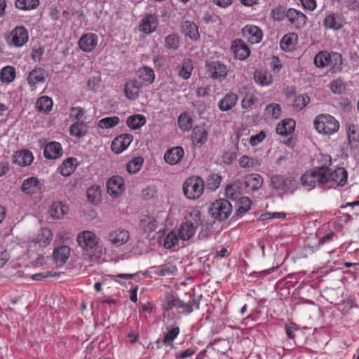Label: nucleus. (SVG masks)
Segmentation results:
<instances>
[{
    "mask_svg": "<svg viewBox=\"0 0 359 359\" xmlns=\"http://www.w3.org/2000/svg\"><path fill=\"white\" fill-rule=\"evenodd\" d=\"M206 69L211 79L222 81L226 77L229 68L222 62L214 60L207 62Z\"/></svg>",
    "mask_w": 359,
    "mask_h": 359,
    "instance_id": "9d476101",
    "label": "nucleus"
},
{
    "mask_svg": "<svg viewBox=\"0 0 359 359\" xmlns=\"http://www.w3.org/2000/svg\"><path fill=\"white\" fill-rule=\"evenodd\" d=\"M15 77V68L11 66L4 67L0 72V79L3 83H11Z\"/></svg>",
    "mask_w": 359,
    "mask_h": 359,
    "instance_id": "3c124183",
    "label": "nucleus"
},
{
    "mask_svg": "<svg viewBox=\"0 0 359 359\" xmlns=\"http://www.w3.org/2000/svg\"><path fill=\"white\" fill-rule=\"evenodd\" d=\"M79 48L84 52H91L97 46V36L93 33L83 34L79 41Z\"/></svg>",
    "mask_w": 359,
    "mask_h": 359,
    "instance_id": "a211bd4d",
    "label": "nucleus"
},
{
    "mask_svg": "<svg viewBox=\"0 0 359 359\" xmlns=\"http://www.w3.org/2000/svg\"><path fill=\"white\" fill-rule=\"evenodd\" d=\"M53 238V233L50 229L43 228L34 238V241L40 245H47Z\"/></svg>",
    "mask_w": 359,
    "mask_h": 359,
    "instance_id": "79ce46f5",
    "label": "nucleus"
},
{
    "mask_svg": "<svg viewBox=\"0 0 359 359\" xmlns=\"http://www.w3.org/2000/svg\"><path fill=\"white\" fill-rule=\"evenodd\" d=\"M239 188L240 186L238 183L227 185L225 190L226 196L232 200L237 199L239 194Z\"/></svg>",
    "mask_w": 359,
    "mask_h": 359,
    "instance_id": "774afa93",
    "label": "nucleus"
},
{
    "mask_svg": "<svg viewBox=\"0 0 359 359\" xmlns=\"http://www.w3.org/2000/svg\"><path fill=\"white\" fill-rule=\"evenodd\" d=\"M263 182V178L260 175L252 173L245 177L244 182L247 188L255 191L261 188Z\"/></svg>",
    "mask_w": 359,
    "mask_h": 359,
    "instance_id": "7c9ffc66",
    "label": "nucleus"
},
{
    "mask_svg": "<svg viewBox=\"0 0 359 359\" xmlns=\"http://www.w3.org/2000/svg\"><path fill=\"white\" fill-rule=\"evenodd\" d=\"M120 120L118 116H109L100 119L97 126L102 129H108L118 125Z\"/></svg>",
    "mask_w": 359,
    "mask_h": 359,
    "instance_id": "4d7b16f0",
    "label": "nucleus"
},
{
    "mask_svg": "<svg viewBox=\"0 0 359 359\" xmlns=\"http://www.w3.org/2000/svg\"><path fill=\"white\" fill-rule=\"evenodd\" d=\"M297 41L298 36L296 33L287 34L280 40V47L284 50H293Z\"/></svg>",
    "mask_w": 359,
    "mask_h": 359,
    "instance_id": "72a5a7b5",
    "label": "nucleus"
},
{
    "mask_svg": "<svg viewBox=\"0 0 359 359\" xmlns=\"http://www.w3.org/2000/svg\"><path fill=\"white\" fill-rule=\"evenodd\" d=\"M69 133L72 136L83 137L88 133V126L83 121H76L70 126Z\"/></svg>",
    "mask_w": 359,
    "mask_h": 359,
    "instance_id": "f704fd0d",
    "label": "nucleus"
},
{
    "mask_svg": "<svg viewBox=\"0 0 359 359\" xmlns=\"http://www.w3.org/2000/svg\"><path fill=\"white\" fill-rule=\"evenodd\" d=\"M69 208L60 201L53 202L50 206L48 214L54 219H60L68 212Z\"/></svg>",
    "mask_w": 359,
    "mask_h": 359,
    "instance_id": "a878e982",
    "label": "nucleus"
},
{
    "mask_svg": "<svg viewBox=\"0 0 359 359\" xmlns=\"http://www.w3.org/2000/svg\"><path fill=\"white\" fill-rule=\"evenodd\" d=\"M21 190L26 194H34L40 191L41 184L38 178L32 177L26 179L21 186Z\"/></svg>",
    "mask_w": 359,
    "mask_h": 359,
    "instance_id": "5701e85b",
    "label": "nucleus"
},
{
    "mask_svg": "<svg viewBox=\"0 0 359 359\" xmlns=\"http://www.w3.org/2000/svg\"><path fill=\"white\" fill-rule=\"evenodd\" d=\"M130 238L129 232L123 229L118 228L110 231L107 241L114 246L119 247L126 244Z\"/></svg>",
    "mask_w": 359,
    "mask_h": 359,
    "instance_id": "ddd939ff",
    "label": "nucleus"
},
{
    "mask_svg": "<svg viewBox=\"0 0 359 359\" xmlns=\"http://www.w3.org/2000/svg\"><path fill=\"white\" fill-rule=\"evenodd\" d=\"M270 187L280 196L288 195L298 189L299 182L292 175L273 174L270 177Z\"/></svg>",
    "mask_w": 359,
    "mask_h": 359,
    "instance_id": "f257e3e1",
    "label": "nucleus"
},
{
    "mask_svg": "<svg viewBox=\"0 0 359 359\" xmlns=\"http://www.w3.org/2000/svg\"><path fill=\"white\" fill-rule=\"evenodd\" d=\"M193 70L192 62L190 59H186L184 60L182 67L180 68L178 75L180 77L184 79H188Z\"/></svg>",
    "mask_w": 359,
    "mask_h": 359,
    "instance_id": "5fc2aeb1",
    "label": "nucleus"
},
{
    "mask_svg": "<svg viewBox=\"0 0 359 359\" xmlns=\"http://www.w3.org/2000/svg\"><path fill=\"white\" fill-rule=\"evenodd\" d=\"M71 254V249L67 245H62L53 252V258L57 266H62L69 259Z\"/></svg>",
    "mask_w": 359,
    "mask_h": 359,
    "instance_id": "bb28decb",
    "label": "nucleus"
},
{
    "mask_svg": "<svg viewBox=\"0 0 359 359\" xmlns=\"http://www.w3.org/2000/svg\"><path fill=\"white\" fill-rule=\"evenodd\" d=\"M177 122L180 128L183 131H189L192 128L193 119L187 112L180 115Z\"/></svg>",
    "mask_w": 359,
    "mask_h": 359,
    "instance_id": "a18cd8bd",
    "label": "nucleus"
},
{
    "mask_svg": "<svg viewBox=\"0 0 359 359\" xmlns=\"http://www.w3.org/2000/svg\"><path fill=\"white\" fill-rule=\"evenodd\" d=\"M254 79L255 83L261 86H269L273 82L271 74L265 69L256 70L254 72Z\"/></svg>",
    "mask_w": 359,
    "mask_h": 359,
    "instance_id": "2f4dec72",
    "label": "nucleus"
},
{
    "mask_svg": "<svg viewBox=\"0 0 359 359\" xmlns=\"http://www.w3.org/2000/svg\"><path fill=\"white\" fill-rule=\"evenodd\" d=\"M295 126L296 123L293 119H283L278 124L276 132L282 136H287L294 130Z\"/></svg>",
    "mask_w": 359,
    "mask_h": 359,
    "instance_id": "c756f323",
    "label": "nucleus"
},
{
    "mask_svg": "<svg viewBox=\"0 0 359 359\" xmlns=\"http://www.w3.org/2000/svg\"><path fill=\"white\" fill-rule=\"evenodd\" d=\"M205 182L202 177L192 176L186 180L183 184V192L190 200L199 198L204 191Z\"/></svg>",
    "mask_w": 359,
    "mask_h": 359,
    "instance_id": "0eeeda50",
    "label": "nucleus"
},
{
    "mask_svg": "<svg viewBox=\"0 0 359 359\" xmlns=\"http://www.w3.org/2000/svg\"><path fill=\"white\" fill-rule=\"evenodd\" d=\"M44 156L48 159H56L62 155L63 150L60 143L50 142L45 146Z\"/></svg>",
    "mask_w": 359,
    "mask_h": 359,
    "instance_id": "4be33fe9",
    "label": "nucleus"
},
{
    "mask_svg": "<svg viewBox=\"0 0 359 359\" xmlns=\"http://www.w3.org/2000/svg\"><path fill=\"white\" fill-rule=\"evenodd\" d=\"M48 76L47 72L41 67H36L28 74L27 80L32 90H35L36 85L43 83Z\"/></svg>",
    "mask_w": 359,
    "mask_h": 359,
    "instance_id": "4468645a",
    "label": "nucleus"
},
{
    "mask_svg": "<svg viewBox=\"0 0 359 359\" xmlns=\"http://www.w3.org/2000/svg\"><path fill=\"white\" fill-rule=\"evenodd\" d=\"M141 87L142 86L137 80L128 81L124 88L126 97L130 100H135L140 95Z\"/></svg>",
    "mask_w": 359,
    "mask_h": 359,
    "instance_id": "412c9836",
    "label": "nucleus"
},
{
    "mask_svg": "<svg viewBox=\"0 0 359 359\" xmlns=\"http://www.w3.org/2000/svg\"><path fill=\"white\" fill-rule=\"evenodd\" d=\"M237 203L238 209L236 215L237 216H243L250 209L252 202L248 197H241L238 198Z\"/></svg>",
    "mask_w": 359,
    "mask_h": 359,
    "instance_id": "09e8293b",
    "label": "nucleus"
},
{
    "mask_svg": "<svg viewBox=\"0 0 359 359\" xmlns=\"http://www.w3.org/2000/svg\"><path fill=\"white\" fill-rule=\"evenodd\" d=\"M186 224H191V226L197 230V229L203 224V219L201 218V212L196 209H191L189 210L184 217Z\"/></svg>",
    "mask_w": 359,
    "mask_h": 359,
    "instance_id": "cd10ccee",
    "label": "nucleus"
},
{
    "mask_svg": "<svg viewBox=\"0 0 359 359\" xmlns=\"http://www.w3.org/2000/svg\"><path fill=\"white\" fill-rule=\"evenodd\" d=\"M137 77L145 84H151L155 79L154 70L147 66L140 68L137 72Z\"/></svg>",
    "mask_w": 359,
    "mask_h": 359,
    "instance_id": "473e14b6",
    "label": "nucleus"
},
{
    "mask_svg": "<svg viewBox=\"0 0 359 359\" xmlns=\"http://www.w3.org/2000/svg\"><path fill=\"white\" fill-rule=\"evenodd\" d=\"M158 25V19L156 15L147 14L141 20L140 25V31L149 34L156 31Z\"/></svg>",
    "mask_w": 359,
    "mask_h": 359,
    "instance_id": "dca6fc26",
    "label": "nucleus"
},
{
    "mask_svg": "<svg viewBox=\"0 0 359 359\" xmlns=\"http://www.w3.org/2000/svg\"><path fill=\"white\" fill-rule=\"evenodd\" d=\"M231 49L235 57L240 60H245L250 53V48L242 39L234 40L231 44Z\"/></svg>",
    "mask_w": 359,
    "mask_h": 359,
    "instance_id": "f3484780",
    "label": "nucleus"
},
{
    "mask_svg": "<svg viewBox=\"0 0 359 359\" xmlns=\"http://www.w3.org/2000/svg\"><path fill=\"white\" fill-rule=\"evenodd\" d=\"M107 189L108 194L114 197L117 198L125 190V181L123 177L114 175L107 182Z\"/></svg>",
    "mask_w": 359,
    "mask_h": 359,
    "instance_id": "f8f14e48",
    "label": "nucleus"
},
{
    "mask_svg": "<svg viewBox=\"0 0 359 359\" xmlns=\"http://www.w3.org/2000/svg\"><path fill=\"white\" fill-rule=\"evenodd\" d=\"M310 102V97L306 95H297L293 101V108L296 111L302 110Z\"/></svg>",
    "mask_w": 359,
    "mask_h": 359,
    "instance_id": "6e6d98bb",
    "label": "nucleus"
},
{
    "mask_svg": "<svg viewBox=\"0 0 359 359\" xmlns=\"http://www.w3.org/2000/svg\"><path fill=\"white\" fill-rule=\"evenodd\" d=\"M182 29L185 36L192 40H196L200 36L198 26L194 22H184Z\"/></svg>",
    "mask_w": 359,
    "mask_h": 359,
    "instance_id": "e433bc0d",
    "label": "nucleus"
},
{
    "mask_svg": "<svg viewBox=\"0 0 359 359\" xmlns=\"http://www.w3.org/2000/svg\"><path fill=\"white\" fill-rule=\"evenodd\" d=\"M77 160L75 158H68L65 160L60 167V173L65 177L69 176L76 168Z\"/></svg>",
    "mask_w": 359,
    "mask_h": 359,
    "instance_id": "4c0bfd02",
    "label": "nucleus"
},
{
    "mask_svg": "<svg viewBox=\"0 0 359 359\" xmlns=\"http://www.w3.org/2000/svg\"><path fill=\"white\" fill-rule=\"evenodd\" d=\"M330 88L333 93L340 95L346 90V83L343 79H337L331 82Z\"/></svg>",
    "mask_w": 359,
    "mask_h": 359,
    "instance_id": "69168bd1",
    "label": "nucleus"
},
{
    "mask_svg": "<svg viewBox=\"0 0 359 359\" xmlns=\"http://www.w3.org/2000/svg\"><path fill=\"white\" fill-rule=\"evenodd\" d=\"M287 20L294 29H300L306 25L308 18L302 11L290 8L287 9Z\"/></svg>",
    "mask_w": 359,
    "mask_h": 359,
    "instance_id": "9b49d317",
    "label": "nucleus"
},
{
    "mask_svg": "<svg viewBox=\"0 0 359 359\" xmlns=\"http://www.w3.org/2000/svg\"><path fill=\"white\" fill-rule=\"evenodd\" d=\"M154 273L159 276H165L175 273L177 269L175 266L163 264L153 266Z\"/></svg>",
    "mask_w": 359,
    "mask_h": 359,
    "instance_id": "8fccbe9b",
    "label": "nucleus"
},
{
    "mask_svg": "<svg viewBox=\"0 0 359 359\" xmlns=\"http://www.w3.org/2000/svg\"><path fill=\"white\" fill-rule=\"evenodd\" d=\"M177 231H172L166 236L164 239L163 245L166 249H170L176 245H178L180 240Z\"/></svg>",
    "mask_w": 359,
    "mask_h": 359,
    "instance_id": "13d9d810",
    "label": "nucleus"
},
{
    "mask_svg": "<svg viewBox=\"0 0 359 359\" xmlns=\"http://www.w3.org/2000/svg\"><path fill=\"white\" fill-rule=\"evenodd\" d=\"M184 154V149L181 147H175L165 153L164 159L166 163L175 165L182 160Z\"/></svg>",
    "mask_w": 359,
    "mask_h": 359,
    "instance_id": "b1692460",
    "label": "nucleus"
},
{
    "mask_svg": "<svg viewBox=\"0 0 359 359\" xmlns=\"http://www.w3.org/2000/svg\"><path fill=\"white\" fill-rule=\"evenodd\" d=\"M324 177L325 171L323 165L316 167L302 175L301 183L302 186L307 187L309 189H312L316 186L325 189Z\"/></svg>",
    "mask_w": 359,
    "mask_h": 359,
    "instance_id": "423d86ee",
    "label": "nucleus"
},
{
    "mask_svg": "<svg viewBox=\"0 0 359 359\" xmlns=\"http://www.w3.org/2000/svg\"><path fill=\"white\" fill-rule=\"evenodd\" d=\"M323 24L327 29H330L339 30L342 28L339 17L334 13L326 15Z\"/></svg>",
    "mask_w": 359,
    "mask_h": 359,
    "instance_id": "58836bf2",
    "label": "nucleus"
},
{
    "mask_svg": "<svg viewBox=\"0 0 359 359\" xmlns=\"http://www.w3.org/2000/svg\"><path fill=\"white\" fill-rule=\"evenodd\" d=\"M28 39L27 29L24 26H17L7 36L6 42L11 47L20 48L27 43Z\"/></svg>",
    "mask_w": 359,
    "mask_h": 359,
    "instance_id": "1a4fd4ad",
    "label": "nucleus"
},
{
    "mask_svg": "<svg viewBox=\"0 0 359 359\" xmlns=\"http://www.w3.org/2000/svg\"><path fill=\"white\" fill-rule=\"evenodd\" d=\"M101 196V189L99 186H91L87 189V198L89 202L97 203Z\"/></svg>",
    "mask_w": 359,
    "mask_h": 359,
    "instance_id": "bf43d9fd",
    "label": "nucleus"
},
{
    "mask_svg": "<svg viewBox=\"0 0 359 359\" xmlns=\"http://www.w3.org/2000/svg\"><path fill=\"white\" fill-rule=\"evenodd\" d=\"M164 45L168 50H176L180 45V39L178 34H171L164 39Z\"/></svg>",
    "mask_w": 359,
    "mask_h": 359,
    "instance_id": "c03bdc74",
    "label": "nucleus"
},
{
    "mask_svg": "<svg viewBox=\"0 0 359 359\" xmlns=\"http://www.w3.org/2000/svg\"><path fill=\"white\" fill-rule=\"evenodd\" d=\"M180 304V299L174 295H168L165 297V301L163 304V309L164 311H168L173 308L178 309Z\"/></svg>",
    "mask_w": 359,
    "mask_h": 359,
    "instance_id": "680f3d73",
    "label": "nucleus"
},
{
    "mask_svg": "<svg viewBox=\"0 0 359 359\" xmlns=\"http://www.w3.org/2000/svg\"><path fill=\"white\" fill-rule=\"evenodd\" d=\"M313 125L319 133L332 135L337 133L339 128V121L330 114L318 115L313 121Z\"/></svg>",
    "mask_w": 359,
    "mask_h": 359,
    "instance_id": "39448f33",
    "label": "nucleus"
},
{
    "mask_svg": "<svg viewBox=\"0 0 359 359\" xmlns=\"http://www.w3.org/2000/svg\"><path fill=\"white\" fill-rule=\"evenodd\" d=\"M209 212L215 219L224 221L226 219L232 212V205L230 202L226 199L217 200L211 205Z\"/></svg>",
    "mask_w": 359,
    "mask_h": 359,
    "instance_id": "6e6552de",
    "label": "nucleus"
},
{
    "mask_svg": "<svg viewBox=\"0 0 359 359\" xmlns=\"http://www.w3.org/2000/svg\"><path fill=\"white\" fill-rule=\"evenodd\" d=\"M141 225L145 231L151 232L156 229L158 223L154 218L148 217L141 220Z\"/></svg>",
    "mask_w": 359,
    "mask_h": 359,
    "instance_id": "e2e57ef3",
    "label": "nucleus"
},
{
    "mask_svg": "<svg viewBox=\"0 0 359 359\" xmlns=\"http://www.w3.org/2000/svg\"><path fill=\"white\" fill-rule=\"evenodd\" d=\"M237 100L236 93H228L218 102V107L222 111H229L236 106Z\"/></svg>",
    "mask_w": 359,
    "mask_h": 359,
    "instance_id": "393cba45",
    "label": "nucleus"
},
{
    "mask_svg": "<svg viewBox=\"0 0 359 359\" xmlns=\"http://www.w3.org/2000/svg\"><path fill=\"white\" fill-rule=\"evenodd\" d=\"M99 241V238L91 231H83L77 236L79 245L90 257L96 258L100 257L101 255Z\"/></svg>",
    "mask_w": 359,
    "mask_h": 359,
    "instance_id": "7ed1b4c3",
    "label": "nucleus"
},
{
    "mask_svg": "<svg viewBox=\"0 0 359 359\" xmlns=\"http://www.w3.org/2000/svg\"><path fill=\"white\" fill-rule=\"evenodd\" d=\"M281 107L279 104L272 103L266 107L265 115L269 118L278 119L280 116Z\"/></svg>",
    "mask_w": 359,
    "mask_h": 359,
    "instance_id": "603ef678",
    "label": "nucleus"
},
{
    "mask_svg": "<svg viewBox=\"0 0 359 359\" xmlns=\"http://www.w3.org/2000/svg\"><path fill=\"white\" fill-rule=\"evenodd\" d=\"M243 35L252 43H258L262 40L263 34L257 26L248 25L243 29Z\"/></svg>",
    "mask_w": 359,
    "mask_h": 359,
    "instance_id": "6ab92c4d",
    "label": "nucleus"
},
{
    "mask_svg": "<svg viewBox=\"0 0 359 359\" xmlns=\"http://www.w3.org/2000/svg\"><path fill=\"white\" fill-rule=\"evenodd\" d=\"M347 136L351 148H356L359 145V127L350 124L347 128Z\"/></svg>",
    "mask_w": 359,
    "mask_h": 359,
    "instance_id": "c9c22d12",
    "label": "nucleus"
},
{
    "mask_svg": "<svg viewBox=\"0 0 359 359\" xmlns=\"http://www.w3.org/2000/svg\"><path fill=\"white\" fill-rule=\"evenodd\" d=\"M191 140L194 144L199 147L206 142L208 140V131L204 126H198L194 128Z\"/></svg>",
    "mask_w": 359,
    "mask_h": 359,
    "instance_id": "c85d7f7f",
    "label": "nucleus"
},
{
    "mask_svg": "<svg viewBox=\"0 0 359 359\" xmlns=\"http://www.w3.org/2000/svg\"><path fill=\"white\" fill-rule=\"evenodd\" d=\"M271 17L276 21H282L287 18V9L279 6L273 8L271 11Z\"/></svg>",
    "mask_w": 359,
    "mask_h": 359,
    "instance_id": "052dcab7",
    "label": "nucleus"
},
{
    "mask_svg": "<svg viewBox=\"0 0 359 359\" xmlns=\"http://www.w3.org/2000/svg\"><path fill=\"white\" fill-rule=\"evenodd\" d=\"M167 333L162 339V343L165 346H172L173 341L177 338L180 333V327L178 326L167 327Z\"/></svg>",
    "mask_w": 359,
    "mask_h": 359,
    "instance_id": "de8ad7c7",
    "label": "nucleus"
},
{
    "mask_svg": "<svg viewBox=\"0 0 359 359\" xmlns=\"http://www.w3.org/2000/svg\"><path fill=\"white\" fill-rule=\"evenodd\" d=\"M144 159L142 157L138 156L133 158L127 163V171L130 174H135L140 170Z\"/></svg>",
    "mask_w": 359,
    "mask_h": 359,
    "instance_id": "864d4df0",
    "label": "nucleus"
},
{
    "mask_svg": "<svg viewBox=\"0 0 359 359\" xmlns=\"http://www.w3.org/2000/svg\"><path fill=\"white\" fill-rule=\"evenodd\" d=\"M53 108V100L48 96L39 97L36 102V109L38 111L48 114Z\"/></svg>",
    "mask_w": 359,
    "mask_h": 359,
    "instance_id": "ea45409f",
    "label": "nucleus"
},
{
    "mask_svg": "<svg viewBox=\"0 0 359 359\" xmlns=\"http://www.w3.org/2000/svg\"><path fill=\"white\" fill-rule=\"evenodd\" d=\"M314 64L318 68L330 67L332 73L342 70L341 55L337 52L321 50L314 57Z\"/></svg>",
    "mask_w": 359,
    "mask_h": 359,
    "instance_id": "f03ea898",
    "label": "nucleus"
},
{
    "mask_svg": "<svg viewBox=\"0 0 359 359\" xmlns=\"http://www.w3.org/2000/svg\"><path fill=\"white\" fill-rule=\"evenodd\" d=\"M222 177L218 174H212L207 179V187L212 191L216 190L220 185Z\"/></svg>",
    "mask_w": 359,
    "mask_h": 359,
    "instance_id": "0e129e2a",
    "label": "nucleus"
},
{
    "mask_svg": "<svg viewBox=\"0 0 359 359\" xmlns=\"http://www.w3.org/2000/svg\"><path fill=\"white\" fill-rule=\"evenodd\" d=\"M239 165L243 168H254L259 164V161L255 158H250L246 155L242 156L239 161Z\"/></svg>",
    "mask_w": 359,
    "mask_h": 359,
    "instance_id": "338daca9",
    "label": "nucleus"
},
{
    "mask_svg": "<svg viewBox=\"0 0 359 359\" xmlns=\"http://www.w3.org/2000/svg\"><path fill=\"white\" fill-rule=\"evenodd\" d=\"M13 163L20 166L29 165L33 160L34 156L32 153L27 149L16 151L12 156Z\"/></svg>",
    "mask_w": 359,
    "mask_h": 359,
    "instance_id": "aec40b11",
    "label": "nucleus"
},
{
    "mask_svg": "<svg viewBox=\"0 0 359 359\" xmlns=\"http://www.w3.org/2000/svg\"><path fill=\"white\" fill-rule=\"evenodd\" d=\"M180 238L182 241H188L191 239L196 232V229L191 226V224L187 225L182 223L180 228L177 230Z\"/></svg>",
    "mask_w": 359,
    "mask_h": 359,
    "instance_id": "a19ab883",
    "label": "nucleus"
},
{
    "mask_svg": "<svg viewBox=\"0 0 359 359\" xmlns=\"http://www.w3.org/2000/svg\"><path fill=\"white\" fill-rule=\"evenodd\" d=\"M325 171V189H335L344 186L346 181L348 173L344 168L339 167L332 170L328 166L323 165Z\"/></svg>",
    "mask_w": 359,
    "mask_h": 359,
    "instance_id": "20e7f679",
    "label": "nucleus"
},
{
    "mask_svg": "<svg viewBox=\"0 0 359 359\" xmlns=\"http://www.w3.org/2000/svg\"><path fill=\"white\" fill-rule=\"evenodd\" d=\"M127 126L133 130L140 128L146 123V118L142 114H135L129 116L126 121Z\"/></svg>",
    "mask_w": 359,
    "mask_h": 359,
    "instance_id": "37998d69",
    "label": "nucleus"
},
{
    "mask_svg": "<svg viewBox=\"0 0 359 359\" xmlns=\"http://www.w3.org/2000/svg\"><path fill=\"white\" fill-rule=\"evenodd\" d=\"M39 5V0H15V6L22 11H30L36 8Z\"/></svg>",
    "mask_w": 359,
    "mask_h": 359,
    "instance_id": "49530a36",
    "label": "nucleus"
},
{
    "mask_svg": "<svg viewBox=\"0 0 359 359\" xmlns=\"http://www.w3.org/2000/svg\"><path fill=\"white\" fill-rule=\"evenodd\" d=\"M133 140V136L131 134H122L113 140L111 150L115 154H121L129 147Z\"/></svg>",
    "mask_w": 359,
    "mask_h": 359,
    "instance_id": "2eb2a0df",
    "label": "nucleus"
}]
</instances>
